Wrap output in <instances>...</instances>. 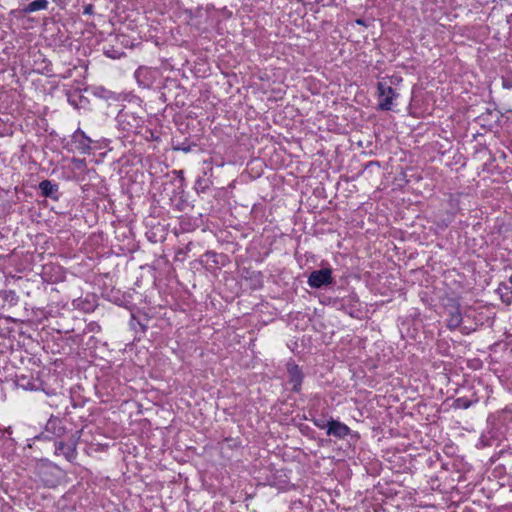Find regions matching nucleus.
<instances>
[{
    "label": "nucleus",
    "instance_id": "obj_22",
    "mask_svg": "<svg viewBox=\"0 0 512 512\" xmlns=\"http://www.w3.org/2000/svg\"><path fill=\"white\" fill-rule=\"evenodd\" d=\"M195 146V144H191L188 141H184L182 143L177 144L174 146V150L182 151L185 153L191 152L192 148Z\"/></svg>",
    "mask_w": 512,
    "mask_h": 512
},
{
    "label": "nucleus",
    "instance_id": "obj_7",
    "mask_svg": "<svg viewBox=\"0 0 512 512\" xmlns=\"http://www.w3.org/2000/svg\"><path fill=\"white\" fill-rule=\"evenodd\" d=\"M286 370L288 374V383L291 385V391L299 393L304 379L302 369L295 363V361L290 360L286 364Z\"/></svg>",
    "mask_w": 512,
    "mask_h": 512
},
{
    "label": "nucleus",
    "instance_id": "obj_24",
    "mask_svg": "<svg viewBox=\"0 0 512 512\" xmlns=\"http://www.w3.org/2000/svg\"><path fill=\"white\" fill-rule=\"evenodd\" d=\"M312 422L317 428L326 429V431L328 430L329 420H325L324 418H314L312 419Z\"/></svg>",
    "mask_w": 512,
    "mask_h": 512
},
{
    "label": "nucleus",
    "instance_id": "obj_34",
    "mask_svg": "<svg viewBox=\"0 0 512 512\" xmlns=\"http://www.w3.org/2000/svg\"><path fill=\"white\" fill-rule=\"evenodd\" d=\"M503 87L507 89L512 88V83H509L507 80H503Z\"/></svg>",
    "mask_w": 512,
    "mask_h": 512
},
{
    "label": "nucleus",
    "instance_id": "obj_10",
    "mask_svg": "<svg viewBox=\"0 0 512 512\" xmlns=\"http://www.w3.org/2000/svg\"><path fill=\"white\" fill-rule=\"evenodd\" d=\"M79 437L80 435H78L76 438L72 436L68 443H65L63 441L55 442V454L62 455L68 462L73 463L77 457L76 447L77 440L79 439Z\"/></svg>",
    "mask_w": 512,
    "mask_h": 512
},
{
    "label": "nucleus",
    "instance_id": "obj_25",
    "mask_svg": "<svg viewBox=\"0 0 512 512\" xmlns=\"http://www.w3.org/2000/svg\"><path fill=\"white\" fill-rule=\"evenodd\" d=\"M218 256L219 255L216 252H214V251H206L203 254V257H205L207 261H212V263L215 264V265L219 264Z\"/></svg>",
    "mask_w": 512,
    "mask_h": 512
},
{
    "label": "nucleus",
    "instance_id": "obj_1",
    "mask_svg": "<svg viewBox=\"0 0 512 512\" xmlns=\"http://www.w3.org/2000/svg\"><path fill=\"white\" fill-rule=\"evenodd\" d=\"M117 125L120 130L127 134H137L144 124V119L136 112L130 109H121L116 117Z\"/></svg>",
    "mask_w": 512,
    "mask_h": 512
},
{
    "label": "nucleus",
    "instance_id": "obj_3",
    "mask_svg": "<svg viewBox=\"0 0 512 512\" xmlns=\"http://www.w3.org/2000/svg\"><path fill=\"white\" fill-rule=\"evenodd\" d=\"M339 302L337 310L344 312L352 318H360L362 310L359 297L356 293L351 292L339 298Z\"/></svg>",
    "mask_w": 512,
    "mask_h": 512
},
{
    "label": "nucleus",
    "instance_id": "obj_37",
    "mask_svg": "<svg viewBox=\"0 0 512 512\" xmlns=\"http://www.w3.org/2000/svg\"><path fill=\"white\" fill-rule=\"evenodd\" d=\"M453 217H454V215H453V214H451V215L449 216V221H448V222H451V220H452V218H453Z\"/></svg>",
    "mask_w": 512,
    "mask_h": 512
},
{
    "label": "nucleus",
    "instance_id": "obj_16",
    "mask_svg": "<svg viewBox=\"0 0 512 512\" xmlns=\"http://www.w3.org/2000/svg\"><path fill=\"white\" fill-rule=\"evenodd\" d=\"M500 117L501 114L499 111L487 109L486 112L477 117V121L483 127L492 128L493 125L499 121Z\"/></svg>",
    "mask_w": 512,
    "mask_h": 512
},
{
    "label": "nucleus",
    "instance_id": "obj_27",
    "mask_svg": "<svg viewBox=\"0 0 512 512\" xmlns=\"http://www.w3.org/2000/svg\"><path fill=\"white\" fill-rule=\"evenodd\" d=\"M4 299L10 303L15 304V303H17L19 297L15 291L9 290V291H5Z\"/></svg>",
    "mask_w": 512,
    "mask_h": 512
},
{
    "label": "nucleus",
    "instance_id": "obj_11",
    "mask_svg": "<svg viewBox=\"0 0 512 512\" xmlns=\"http://www.w3.org/2000/svg\"><path fill=\"white\" fill-rule=\"evenodd\" d=\"M65 431H66V429H65L62 421L59 418L51 417L46 423L45 432L42 433L41 435L37 436L36 438L40 439L44 436V434H46L45 438H48L49 434H51L57 438H60L65 434Z\"/></svg>",
    "mask_w": 512,
    "mask_h": 512
},
{
    "label": "nucleus",
    "instance_id": "obj_32",
    "mask_svg": "<svg viewBox=\"0 0 512 512\" xmlns=\"http://www.w3.org/2000/svg\"><path fill=\"white\" fill-rule=\"evenodd\" d=\"M174 173L177 174V176L179 177L180 181L183 182L185 179H184V172L182 170H179V171H174Z\"/></svg>",
    "mask_w": 512,
    "mask_h": 512
},
{
    "label": "nucleus",
    "instance_id": "obj_5",
    "mask_svg": "<svg viewBox=\"0 0 512 512\" xmlns=\"http://www.w3.org/2000/svg\"><path fill=\"white\" fill-rule=\"evenodd\" d=\"M333 283L332 269L329 267L314 270L308 276L307 284L312 289H321Z\"/></svg>",
    "mask_w": 512,
    "mask_h": 512
},
{
    "label": "nucleus",
    "instance_id": "obj_14",
    "mask_svg": "<svg viewBox=\"0 0 512 512\" xmlns=\"http://www.w3.org/2000/svg\"><path fill=\"white\" fill-rule=\"evenodd\" d=\"M242 278L249 282V286L253 290L263 287V274L260 271L251 268H243L241 272Z\"/></svg>",
    "mask_w": 512,
    "mask_h": 512
},
{
    "label": "nucleus",
    "instance_id": "obj_29",
    "mask_svg": "<svg viewBox=\"0 0 512 512\" xmlns=\"http://www.w3.org/2000/svg\"><path fill=\"white\" fill-rule=\"evenodd\" d=\"M83 13L86 15H91L94 13V6L92 4H88L84 6Z\"/></svg>",
    "mask_w": 512,
    "mask_h": 512
},
{
    "label": "nucleus",
    "instance_id": "obj_4",
    "mask_svg": "<svg viewBox=\"0 0 512 512\" xmlns=\"http://www.w3.org/2000/svg\"><path fill=\"white\" fill-rule=\"evenodd\" d=\"M445 312L447 314L446 326L453 331L460 327L463 321L460 304L455 299H449L445 304Z\"/></svg>",
    "mask_w": 512,
    "mask_h": 512
},
{
    "label": "nucleus",
    "instance_id": "obj_6",
    "mask_svg": "<svg viewBox=\"0 0 512 512\" xmlns=\"http://www.w3.org/2000/svg\"><path fill=\"white\" fill-rule=\"evenodd\" d=\"M92 140L78 128L71 136L70 151L79 152L80 154H89L91 151Z\"/></svg>",
    "mask_w": 512,
    "mask_h": 512
},
{
    "label": "nucleus",
    "instance_id": "obj_33",
    "mask_svg": "<svg viewBox=\"0 0 512 512\" xmlns=\"http://www.w3.org/2000/svg\"><path fill=\"white\" fill-rule=\"evenodd\" d=\"M146 132H148V133L150 134V138H151L152 140H158V139H159V137H158V136H156L152 130L147 129V130H146Z\"/></svg>",
    "mask_w": 512,
    "mask_h": 512
},
{
    "label": "nucleus",
    "instance_id": "obj_9",
    "mask_svg": "<svg viewBox=\"0 0 512 512\" xmlns=\"http://www.w3.org/2000/svg\"><path fill=\"white\" fill-rule=\"evenodd\" d=\"M159 72L157 69L140 66L134 73L138 85L144 89H149L156 81Z\"/></svg>",
    "mask_w": 512,
    "mask_h": 512
},
{
    "label": "nucleus",
    "instance_id": "obj_8",
    "mask_svg": "<svg viewBox=\"0 0 512 512\" xmlns=\"http://www.w3.org/2000/svg\"><path fill=\"white\" fill-rule=\"evenodd\" d=\"M326 434L337 439H344L347 436H351V438H355L356 440L359 438V434L357 432H352L345 423L335 420L332 417L329 419V427Z\"/></svg>",
    "mask_w": 512,
    "mask_h": 512
},
{
    "label": "nucleus",
    "instance_id": "obj_28",
    "mask_svg": "<svg viewBox=\"0 0 512 512\" xmlns=\"http://www.w3.org/2000/svg\"><path fill=\"white\" fill-rule=\"evenodd\" d=\"M389 79H390V86L391 85H397L400 82H402V77L397 75V74L392 75Z\"/></svg>",
    "mask_w": 512,
    "mask_h": 512
},
{
    "label": "nucleus",
    "instance_id": "obj_15",
    "mask_svg": "<svg viewBox=\"0 0 512 512\" xmlns=\"http://www.w3.org/2000/svg\"><path fill=\"white\" fill-rule=\"evenodd\" d=\"M74 308L83 311L84 313H91L97 307L96 296L88 294L85 297H79L72 302Z\"/></svg>",
    "mask_w": 512,
    "mask_h": 512
},
{
    "label": "nucleus",
    "instance_id": "obj_30",
    "mask_svg": "<svg viewBox=\"0 0 512 512\" xmlns=\"http://www.w3.org/2000/svg\"><path fill=\"white\" fill-rule=\"evenodd\" d=\"M88 328L90 331H100V326L98 323L96 322H91L89 325H88Z\"/></svg>",
    "mask_w": 512,
    "mask_h": 512
},
{
    "label": "nucleus",
    "instance_id": "obj_38",
    "mask_svg": "<svg viewBox=\"0 0 512 512\" xmlns=\"http://www.w3.org/2000/svg\"><path fill=\"white\" fill-rule=\"evenodd\" d=\"M509 283L512 285V275L509 277Z\"/></svg>",
    "mask_w": 512,
    "mask_h": 512
},
{
    "label": "nucleus",
    "instance_id": "obj_2",
    "mask_svg": "<svg viewBox=\"0 0 512 512\" xmlns=\"http://www.w3.org/2000/svg\"><path fill=\"white\" fill-rule=\"evenodd\" d=\"M378 109L382 111L392 110L393 100L398 97L396 91L385 81L377 83Z\"/></svg>",
    "mask_w": 512,
    "mask_h": 512
},
{
    "label": "nucleus",
    "instance_id": "obj_19",
    "mask_svg": "<svg viewBox=\"0 0 512 512\" xmlns=\"http://www.w3.org/2000/svg\"><path fill=\"white\" fill-rule=\"evenodd\" d=\"M477 400H475L476 402ZM474 401L470 400L467 397H458L453 402V407L455 409H468L473 405Z\"/></svg>",
    "mask_w": 512,
    "mask_h": 512
},
{
    "label": "nucleus",
    "instance_id": "obj_20",
    "mask_svg": "<svg viewBox=\"0 0 512 512\" xmlns=\"http://www.w3.org/2000/svg\"><path fill=\"white\" fill-rule=\"evenodd\" d=\"M209 189V182L203 178H198L195 182L197 193H205Z\"/></svg>",
    "mask_w": 512,
    "mask_h": 512
},
{
    "label": "nucleus",
    "instance_id": "obj_36",
    "mask_svg": "<svg viewBox=\"0 0 512 512\" xmlns=\"http://www.w3.org/2000/svg\"><path fill=\"white\" fill-rule=\"evenodd\" d=\"M68 101H69L72 105H76V104H75V102H74V100H72L70 97H69Z\"/></svg>",
    "mask_w": 512,
    "mask_h": 512
},
{
    "label": "nucleus",
    "instance_id": "obj_18",
    "mask_svg": "<svg viewBox=\"0 0 512 512\" xmlns=\"http://www.w3.org/2000/svg\"><path fill=\"white\" fill-rule=\"evenodd\" d=\"M48 1L47 0H34L27 4L23 8L24 13H33L39 10H45L48 7Z\"/></svg>",
    "mask_w": 512,
    "mask_h": 512
},
{
    "label": "nucleus",
    "instance_id": "obj_17",
    "mask_svg": "<svg viewBox=\"0 0 512 512\" xmlns=\"http://www.w3.org/2000/svg\"><path fill=\"white\" fill-rule=\"evenodd\" d=\"M496 292L499 294L503 303L509 305L512 302V288L507 283H500Z\"/></svg>",
    "mask_w": 512,
    "mask_h": 512
},
{
    "label": "nucleus",
    "instance_id": "obj_35",
    "mask_svg": "<svg viewBox=\"0 0 512 512\" xmlns=\"http://www.w3.org/2000/svg\"><path fill=\"white\" fill-rule=\"evenodd\" d=\"M371 165H379V162L378 161H371V162H369V164L367 166H371Z\"/></svg>",
    "mask_w": 512,
    "mask_h": 512
},
{
    "label": "nucleus",
    "instance_id": "obj_26",
    "mask_svg": "<svg viewBox=\"0 0 512 512\" xmlns=\"http://www.w3.org/2000/svg\"><path fill=\"white\" fill-rule=\"evenodd\" d=\"M104 54L112 59H118L123 55V52L115 50L114 48L105 49Z\"/></svg>",
    "mask_w": 512,
    "mask_h": 512
},
{
    "label": "nucleus",
    "instance_id": "obj_21",
    "mask_svg": "<svg viewBox=\"0 0 512 512\" xmlns=\"http://www.w3.org/2000/svg\"><path fill=\"white\" fill-rule=\"evenodd\" d=\"M130 325L133 329L139 330L143 333L147 330V326L144 323H142L139 319H137L134 315H132Z\"/></svg>",
    "mask_w": 512,
    "mask_h": 512
},
{
    "label": "nucleus",
    "instance_id": "obj_31",
    "mask_svg": "<svg viewBox=\"0 0 512 512\" xmlns=\"http://www.w3.org/2000/svg\"><path fill=\"white\" fill-rule=\"evenodd\" d=\"M355 22H356V24H357V25H361V26H365V27H367V26H368V24L366 23V21H365L364 19H362V18H358V19H356V21H355Z\"/></svg>",
    "mask_w": 512,
    "mask_h": 512
},
{
    "label": "nucleus",
    "instance_id": "obj_12",
    "mask_svg": "<svg viewBox=\"0 0 512 512\" xmlns=\"http://www.w3.org/2000/svg\"><path fill=\"white\" fill-rule=\"evenodd\" d=\"M15 385L23 390L33 391L39 389L41 382L32 373L16 375Z\"/></svg>",
    "mask_w": 512,
    "mask_h": 512
},
{
    "label": "nucleus",
    "instance_id": "obj_13",
    "mask_svg": "<svg viewBox=\"0 0 512 512\" xmlns=\"http://www.w3.org/2000/svg\"><path fill=\"white\" fill-rule=\"evenodd\" d=\"M39 190L41 196L45 198L58 201L61 194L59 192V185L51 180L45 179L39 183Z\"/></svg>",
    "mask_w": 512,
    "mask_h": 512
},
{
    "label": "nucleus",
    "instance_id": "obj_23",
    "mask_svg": "<svg viewBox=\"0 0 512 512\" xmlns=\"http://www.w3.org/2000/svg\"><path fill=\"white\" fill-rule=\"evenodd\" d=\"M321 303L325 304V305H330L337 310V305L340 302H339V297L324 296L323 299L321 300Z\"/></svg>",
    "mask_w": 512,
    "mask_h": 512
}]
</instances>
